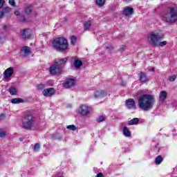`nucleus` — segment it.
<instances>
[{
    "label": "nucleus",
    "instance_id": "obj_1",
    "mask_svg": "<svg viewBox=\"0 0 177 177\" xmlns=\"http://www.w3.org/2000/svg\"><path fill=\"white\" fill-rule=\"evenodd\" d=\"M154 103H156V99L152 95L143 94L138 97V106L143 111L151 110Z\"/></svg>",
    "mask_w": 177,
    "mask_h": 177
},
{
    "label": "nucleus",
    "instance_id": "obj_2",
    "mask_svg": "<svg viewBox=\"0 0 177 177\" xmlns=\"http://www.w3.org/2000/svg\"><path fill=\"white\" fill-rule=\"evenodd\" d=\"M37 127V120L32 114L28 113L22 119L21 128L26 131L35 129Z\"/></svg>",
    "mask_w": 177,
    "mask_h": 177
},
{
    "label": "nucleus",
    "instance_id": "obj_3",
    "mask_svg": "<svg viewBox=\"0 0 177 177\" xmlns=\"http://www.w3.org/2000/svg\"><path fill=\"white\" fill-rule=\"evenodd\" d=\"M162 19L163 21L171 24L177 21V8L170 7L167 12L162 16Z\"/></svg>",
    "mask_w": 177,
    "mask_h": 177
},
{
    "label": "nucleus",
    "instance_id": "obj_4",
    "mask_svg": "<svg viewBox=\"0 0 177 177\" xmlns=\"http://www.w3.org/2000/svg\"><path fill=\"white\" fill-rule=\"evenodd\" d=\"M53 46L59 50H66L68 48V42L64 37H58L53 41Z\"/></svg>",
    "mask_w": 177,
    "mask_h": 177
},
{
    "label": "nucleus",
    "instance_id": "obj_5",
    "mask_svg": "<svg viewBox=\"0 0 177 177\" xmlns=\"http://www.w3.org/2000/svg\"><path fill=\"white\" fill-rule=\"evenodd\" d=\"M160 39H161V36L160 35V31L158 30L151 32L148 35V42L149 45L157 46Z\"/></svg>",
    "mask_w": 177,
    "mask_h": 177
},
{
    "label": "nucleus",
    "instance_id": "obj_6",
    "mask_svg": "<svg viewBox=\"0 0 177 177\" xmlns=\"http://www.w3.org/2000/svg\"><path fill=\"white\" fill-rule=\"evenodd\" d=\"M78 113L80 114V115L86 117V115H89V113H91V106L85 104L82 105L78 109Z\"/></svg>",
    "mask_w": 177,
    "mask_h": 177
},
{
    "label": "nucleus",
    "instance_id": "obj_7",
    "mask_svg": "<svg viewBox=\"0 0 177 177\" xmlns=\"http://www.w3.org/2000/svg\"><path fill=\"white\" fill-rule=\"evenodd\" d=\"M49 71L50 74L52 75H57V74L62 73V67L54 62V64L50 66Z\"/></svg>",
    "mask_w": 177,
    "mask_h": 177
},
{
    "label": "nucleus",
    "instance_id": "obj_8",
    "mask_svg": "<svg viewBox=\"0 0 177 177\" xmlns=\"http://www.w3.org/2000/svg\"><path fill=\"white\" fill-rule=\"evenodd\" d=\"M110 96V93H107L104 90L97 91L94 93V97L95 99H102V97H106V96Z\"/></svg>",
    "mask_w": 177,
    "mask_h": 177
},
{
    "label": "nucleus",
    "instance_id": "obj_9",
    "mask_svg": "<svg viewBox=\"0 0 177 177\" xmlns=\"http://www.w3.org/2000/svg\"><path fill=\"white\" fill-rule=\"evenodd\" d=\"M125 105L129 110H135V109H136V103L135 102V100L132 98L127 100Z\"/></svg>",
    "mask_w": 177,
    "mask_h": 177
},
{
    "label": "nucleus",
    "instance_id": "obj_10",
    "mask_svg": "<svg viewBox=\"0 0 177 177\" xmlns=\"http://www.w3.org/2000/svg\"><path fill=\"white\" fill-rule=\"evenodd\" d=\"M75 85V80L74 79H67L64 83L63 86L66 89L68 88H73Z\"/></svg>",
    "mask_w": 177,
    "mask_h": 177
},
{
    "label": "nucleus",
    "instance_id": "obj_11",
    "mask_svg": "<svg viewBox=\"0 0 177 177\" xmlns=\"http://www.w3.org/2000/svg\"><path fill=\"white\" fill-rule=\"evenodd\" d=\"M20 53L23 57H26V56H28L31 53V48L28 46L21 47Z\"/></svg>",
    "mask_w": 177,
    "mask_h": 177
},
{
    "label": "nucleus",
    "instance_id": "obj_12",
    "mask_svg": "<svg viewBox=\"0 0 177 177\" xmlns=\"http://www.w3.org/2000/svg\"><path fill=\"white\" fill-rule=\"evenodd\" d=\"M43 95L46 97H50V96H53L55 95V88H46L43 91Z\"/></svg>",
    "mask_w": 177,
    "mask_h": 177
},
{
    "label": "nucleus",
    "instance_id": "obj_13",
    "mask_svg": "<svg viewBox=\"0 0 177 177\" xmlns=\"http://www.w3.org/2000/svg\"><path fill=\"white\" fill-rule=\"evenodd\" d=\"M14 71H15V69H13L12 67H10V68H7L3 72L4 80H9V78H10L11 75H13Z\"/></svg>",
    "mask_w": 177,
    "mask_h": 177
},
{
    "label": "nucleus",
    "instance_id": "obj_14",
    "mask_svg": "<svg viewBox=\"0 0 177 177\" xmlns=\"http://www.w3.org/2000/svg\"><path fill=\"white\" fill-rule=\"evenodd\" d=\"M124 16L129 17L133 15V8L132 7H125L122 12Z\"/></svg>",
    "mask_w": 177,
    "mask_h": 177
},
{
    "label": "nucleus",
    "instance_id": "obj_15",
    "mask_svg": "<svg viewBox=\"0 0 177 177\" xmlns=\"http://www.w3.org/2000/svg\"><path fill=\"white\" fill-rule=\"evenodd\" d=\"M31 37V30L30 29H25L21 32V38L23 39H28Z\"/></svg>",
    "mask_w": 177,
    "mask_h": 177
},
{
    "label": "nucleus",
    "instance_id": "obj_16",
    "mask_svg": "<svg viewBox=\"0 0 177 177\" xmlns=\"http://www.w3.org/2000/svg\"><path fill=\"white\" fill-rule=\"evenodd\" d=\"M66 62H67V58H64V59H56L54 63L57 64V66H59L60 67L62 64H66Z\"/></svg>",
    "mask_w": 177,
    "mask_h": 177
},
{
    "label": "nucleus",
    "instance_id": "obj_17",
    "mask_svg": "<svg viewBox=\"0 0 177 177\" xmlns=\"http://www.w3.org/2000/svg\"><path fill=\"white\" fill-rule=\"evenodd\" d=\"M73 66L75 68H80L82 66V61L78 59L77 58H75L73 62Z\"/></svg>",
    "mask_w": 177,
    "mask_h": 177
},
{
    "label": "nucleus",
    "instance_id": "obj_18",
    "mask_svg": "<svg viewBox=\"0 0 177 177\" xmlns=\"http://www.w3.org/2000/svg\"><path fill=\"white\" fill-rule=\"evenodd\" d=\"M122 133L125 138H131V131H129V129L127 127V126L123 127Z\"/></svg>",
    "mask_w": 177,
    "mask_h": 177
},
{
    "label": "nucleus",
    "instance_id": "obj_19",
    "mask_svg": "<svg viewBox=\"0 0 177 177\" xmlns=\"http://www.w3.org/2000/svg\"><path fill=\"white\" fill-rule=\"evenodd\" d=\"M138 75L141 82H146L147 81V76H146L145 73L140 72Z\"/></svg>",
    "mask_w": 177,
    "mask_h": 177
},
{
    "label": "nucleus",
    "instance_id": "obj_20",
    "mask_svg": "<svg viewBox=\"0 0 177 177\" xmlns=\"http://www.w3.org/2000/svg\"><path fill=\"white\" fill-rule=\"evenodd\" d=\"M167 91H161L159 94V100H160V102H165V99H167Z\"/></svg>",
    "mask_w": 177,
    "mask_h": 177
},
{
    "label": "nucleus",
    "instance_id": "obj_21",
    "mask_svg": "<svg viewBox=\"0 0 177 177\" xmlns=\"http://www.w3.org/2000/svg\"><path fill=\"white\" fill-rule=\"evenodd\" d=\"M139 122V118H134L128 122V125H138Z\"/></svg>",
    "mask_w": 177,
    "mask_h": 177
},
{
    "label": "nucleus",
    "instance_id": "obj_22",
    "mask_svg": "<svg viewBox=\"0 0 177 177\" xmlns=\"http://www.w3.org/2000/svg\"><path fill=\"white\" fill-rule=\"evenodd\" d=\"M24 100L21 98H13L11 100L12 104H19V103H23Z\"/></svg>",
    "mask_w": 177,
    "mask_h": 177
},
{
    "label": "nucleus",
    "instance_id": "obj_23",
    "mask_svg": "<svg viewBox=\"0 0 177 177\" xmlns=\"http://www.w3.org/2000/svg\"><path fill=\"white\" fill-rule=\"evenodd\" d=\"M163 158L161 156H158L157 158H156L155 159V164H156V165H160V164H161L163 161Z\"/></svg>",
    "mask_w": 177,
    "mask_h": 177
},
{
    "label": "nucleus",
    "instance_id": "obj_24",
    "mask_svg": "<svg viewBox=\"0 0 177 177\" xmlns=\"http://www.w3.org/2000/svg\"><path fill=\"white\" fill-rule=\"evenodd\" d=\"M105 0H96L95 5L100 8L104 6Z\"/></svg>",
    "mask_w": 177,
    "mask_h": 177
},
{
    "label": "nucleus",
    "instance_id": "obj_25",
    "mask_svg": "<svg viewBox=\"0 0 177 177\" xmlns=\"http://www.w3.org/2000/svg\"><path fill=\"white\" fill-rule=\"evenodd\" d=\"M32 12V7L31 6H28L25 8V13L26 15H30Z\"/></svg>",
    "mask_w": 177,
    "mask_h": 177
},
{
    "label": "nucleus",
    "instance_id": "obj_26",
    "mask_svg": "<svg viewBox=\"0 0 177 177\" xmlns=\"http://www.w3.org/2000/svg\"><path fill=\"white\" fill-rule=\"evenodd\" d=\"M9 93L11 95H17V89H16L15 87H10L9 88Z\"/></svg>",
    "mask_w": 177,
    "mask_h": 177
},
{
    "label": "nucleus",
    "instance_id": "obj_27",
    "mask_svg": "<svg viewBox=\"0 0 177 177\" xmlns=\"http://www.w3.org/2000/svg\"><path fill=\"white\" fill-rule=\"evenodd\" d=\"M91 21H86L84 24V30H89V28H91Z\"/></svg>",
    "mask_w": 177,
    "mask_h": 177
},
{
    "label": "nucleus",
    "instance_id": "obj_28",
    "mask_svg": "<svg viewBox=\"0 0 177 177\" xmlns=\"http://www.w3.org/2000/svg\"><path fill=\"white\" fill-rule=\"evenodd\" d=\"M71 43L72 45H75V44H77V37L72 36L71 37Z\"/></svg>",
    "mask_w": 177,
    "mask_h": 177
},
{
    "label": "nucleus",
    "instance_id": "obj_29",
    "mask_svg": "<svg viewBox=\"0 0 177 177\" xmlns=\"http://www.w3.org/2000/svg\"><path fill=\"white\" fill-rule=\"evenodd\" d=\"M168 44V42L167 41H158V45L156 46H160L161 48H162V46H165V45H167Z\"/></svg>",
    "mask_w": 177,
    "mask_h": 177
},
{
    "label": "nucleus",
    "instance_id": "obj_30",
    "mask_svg": "<svg viewBox=\"0 0 177 177\" xmlns=\"http://www.w3.org/2000/svg\"><path fill=\"white\" fill-rule=\"evenodd\" d=\"M10 10V8H6L4 9V11L0 12V19H2L3 17V15L6 13V12H9Z\"/></svg>",
    "mask_w": 177,
    "mask_h": 177
},
{
    "label": "nucleus",
    "instance_id": "obj_31",
    "mask_svg": "<svg viewBox=\"0 0 177 177\" xmlns=\"http://www.w3.org/2000/svg\"><path fill=\"white\" fill-rule=\"evenodd\" d=\"M66 128L69 131H77V127L74 124L68 125Z\"/></svg>",
    "mask_w": 177,
    "mask_h": 177
},
{
    "label": "nucleus",
    "instance_id": "obj_32",
    "mask_svg": "<svg viewBox=\"0 0 177 177\" xmlns=\"http://www.w3.org/2000/svg\"><path fill=\"white\" fill-rule=\"evenodd\" d=\"M41 147V145H39V143H37L35 147H34V151H38V150H39Z\"/></svg>",
    "mask_w": 177,
    "mask_h": 177
},
{
    "label": "nucleus",
    "instance_id": "obj_33",
    "mask_svg": "<svg viewBox=\"0 0 177 177\" xmlns=\"http://www.w3.org/2000/svg\"><path fill=\"white\" fill-rule=\"evenodd\" d=\"M104 120H105L104 116H100L97 119V122H103V121H104Z\"/></svg>",
    "mask_w": 177,
    "mask_h": 177
},
{
    "label": "nucleus",
    "instance_id": "obj_34",
    "mask_svg": "<svg viewBox=\"0 0 177 177\" xmlns=\"http://www.w3.org/2000/svg\"><path fill=\"white\" fill-rule=\"evenodd\" d=\"M44 88H45V85L41 84H39L37 86V90L38 91H42V89H44Z\"/></svg>",
    "mask_w": 177,
    "mask_h": 177
},
{
    "label": "nucleus",
    "instance_id": "obj_35",
    "mask_svg": "<svg viewBox=\"0 0 177 177\" xmlns=\"http://www.w3.org/2000/svg\"><path fill=\"white\" fill-rule=\"evenodd\" d=\"M169 80L171 82H174V81H175V80H176V75H171V76L169 77Z\"/></svg>",
    "mask_w": 177,
    "mask_h": 177
},
{
    "label": "nucleus",
    "instance_id": "obj_36",
    "mask_svg": "<svg viewBox=\"0 0 177 177\" xmlns=\"http://www.w3.org/2000/svg\"><path fill=\"white\" fill-rule=\"evenodd\" d=\"M127 48V46L122 45L120 46V48L119 49L120 52H124V50H125V48Z\"/></svg>",
    "mask_w": 177,
    "mask_h": 177
},
{
    "label": "nucleus",
    "instance_id": "obj_37",
    "mask_svg": "<svg viewBox=\"0 0 177 177\" xmlns=\"http://www.w3.org/2000/svg\"><path fill=\"white\" fill-rule=\"evenodd\" d=\"M9 3L11 5V6H15L16 5L15 0H9Z\"/></svg>",
    "mask_w": 177,
    "mask_h": 177
},
{
    "label": "nucleus",
    "instance_id": "obj_38",
    "mask_svg": "<svg viewBox=\"0 0 177 177\" xmlns=\"http://www.w3.org/2000/svg\"><path fill=\"white\" fill-rule=\"evenodd\" d=\"M5 136H6V132L5 131L0 132V138H5Z\"/></svg>",
    "mask_w": 177,
    "mask_h": 177
},
{
    "label": "nucleus",
    "instance_id": "obj_39",
    "mask_svg": "<svg viewBox=\"0 0 177 177\" xmlns=\"http://www.w3.org/2000/svg\"><path fill=\"white\" fill-rule=\"evenodd\" d=\"M5 3V0H0V9L3 8V4Z\"/></svg>",
    "mask_w": 177,
    "mask_h": 177
},
{
    "label": "nucleus",
    "instance_id": "obj_40",
    "mask_svg": "<svg viewBox=\"0 0 177 177\" xmlns=\"http://www.w3.org/2000/svg\"><path fill=\"white\" fill-rule=\"evenodd\" d=\"M15 15H16V16H20V12L19 10H16L15 12Z\"/></svg>",
    "mask_w": 177,
    "mask_h": 177
},
{
    "label": "nucleus",
    "instance_id": "obj_41",
    "mask_svg": "<svg viewBox=\"0 0 177 177\" xmlns=\"http://www.w3.org/2000/svg\"><path fill=\"white\" fill-rule=\"evenodd\" d=\"M5 118V115L3 114L0 115V120H3Z\"/></svg>",
    "mask_w": 177,
    "mask_h": 177
},
{
    "label": "nucleus",
    "instance_id": "obj_42",
    "mask_svg": "<svg viewBox=\"0 0 177 177\" xmlns=\"http://www.w3.org/2000/svg\"><path fill=\"white\" fill-rule=\"evenodd\" d=\"M97 177H103V174L99 173L98 174H97Z\"/></svg>",
    "mask_w": 177,
    "mask_h": 177
},
{
    "label": "nucleus",
    "instance_id": "obj_43",
    "mask_svg": "<svg viewBox=\"0 0 177 177\" xmlns=\"http://www.w3.org/2000/svg\"><path fill=\"white\" fill-rule=\"evenodd\" d=\"M1 44H3V39L2 38H0V45Z\"/></svg>",
    "mask_w": 177,
    "mask_h": 177
},
{
    "label": "nucleus",
    "instance_id": "obj_44",
    "mask_svg": "<svg viewBox=\"0 0 177 177\" xmlns=\"http://www.w3.org/2000/svg\"><path fill=\"white\" fill-rule=\"evenodd\" d=\"M122 85H127V82H122Z\"/></svg>",
    "mask_w": 177,
    "mask_h": 177
},
{
    "label": "nucleus",
    "instance_id": "obj_45",
    "mask_svg": "<svg viewBox=\"0 0 177 177\" xmlns=\"http://www.w3.org/2000/svg\"><path fill=\"white\" fill-rule=\"evenodd\" d=\"M123 1H124V2H131V1L132 0H123Z\"/></svg>",
    "mask_w": 177,
    "mask_h": 177
},
{
    "label": "nucleus",
    "instance_id": "obj_46",
    "mask_svg": "<svg viewBox=\"0 0 177 177\" xmlns=\"http://www.w3.org/2000/svg\"><path fill=\"white\" fill-rule=\"evenodd\" d=\"M20 142H23V138H19Z\"/></svg>",
    "mask_w": 177,
    "mask_h": 177
},
{
    "label": "nucleus",
    "instance_id": "obj_47",
    "mask_svg": "<svg viewBox=\"0 0 177 177\" xmlns=\"http://www.w3.org/2000/svg\"><path fill=\"white\" fill-rule=\"evenodd\" d=\"M6 27H7L6 26H3L4 30H6Z\"/></svg>",
    "mask_w": 177,
    "mask_h": 177
},
{
    "label": "nucleus",
    "instance_id": "obj_48",
    "mask_svg": "<svg viewBox=\"0 0 177 177\" xmlns=\"http://www.w3.org/2000/svg\"><path fill=\"white\" fill-rule=\"evenodd\" d=\"M24 20H25L24 19H21V21H24Z\"/></svg>",
    "mask_w": 177,
    "mask_h": 177
},
{
    "label": "nucleus",
    "instance_id": "obj_49",
    "mask_svg": "<svg viewBox=\"0 0 177 177\" xmlns=\"http://www.w3.org/2000/svg\"><path fill=\"white\" fill-rule=\"evenodd\" d=\"M140 92H141V93H143V91L142 90L140 91Z\"/></svg>",
    "mask_w": 177,
    "mask_h": 177
},
{
    "label": "nucleus",
    "instance_id": "obj_50",
    "mask_svg": "<svg viewBox=\"0 0 177 177\" xmlns=\"http://www.w3.org/2000/svg\"><path fill=\"white\" fill-rule=\"evenodd\" d=\"M151 71H154V68H152Z\"/></svg>",
    "mask_w": 177,
    "mask_h": 177
},
{
    "label": "nucleus",
    "instance_id": "obj_51",
    "mask_svg": "<svg viewBox=\"0 0 177 177\" xmlns=\"http://www.w3.org/2000/svg\"><path fill=\"white\" fill-rule=\"evenodd\" d=\"M111 49H113V47H111Z\"/></svg>",
    "mask_w": 177,
    "mask_h": 177
}]
</instances>
